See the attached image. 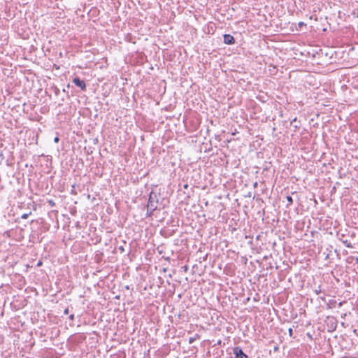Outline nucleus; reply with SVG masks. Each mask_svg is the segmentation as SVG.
<instances>
[{
  "mask_svg": "<svg viewBox=\"0 0 358 358\" xmlns=\"http://www.w3.org/2000/svg\"><path fill=\"white\" fill-rule=\"evenodd\" d=\"M59 90L57 89V90H55V94H57L59 93Z\"/></svg>",
  "mask_w": 358,
  "mask_h": 358,
  "instance_id": "nucleus-18",
  "label": "nucleus"
},
{
  "mask_svg": "<svg viewBox=\"0 0 358 358\" xmlns=\"http://www.w3.org/2000/svg\"><path fill=\"white\" fill-rule=\"evenodd\" d=\"M69 308H66V309L64 310V313L65 315L69 314Z\"/></svg>",
  "mask_w": 358,
  "mask_h": 358,
  "instance_id": "nucleus-15",
  "label": "nucleus"
},
{
  "mask_svg": "<svg viewBox=\"0 0 358 358\" xmlns=\"http://www.w3.org/2000/svg\"><path fill=\"white\" fill-rule=\"evenodd\" d=\"M42 264V262H38V264H37V266H41Z\"/></svg>",
  "mask_w": 358,
  "mask_h": 358,
  "instance_id": "nucleus-19",
  "label": "nucleus"
},
{
  "mask_svg": "<svg viewBox=\"0 0 358 358\" xmlns=\"http://www.w3.org/2000/svg\"><path fill=\"white\" fill-rule=\"evenodd\" d=\"M257 186H258V182H254V184H253V187H254L255 188H256V187H257Z\"/></svg>",
  "mask_w": 358,
  "mask_h": 358,
  "instance_id": "nucleus-16",
  "label": "nucleus"
},
{
  "mask_svg": "<svg viewBox=\"0 0 358 358\" xmlns=\"http://www.w3.org/2000/svg\"><path fill=\"white\" fill-rule=\"evenodd\" d=\"M296 117H294L292 121H291V124L293 125L294 128V131H296L297 129H299L301 127V124H296Z\"/></svg>",
  "mask_w": 358,
  "mask_h": 358,
  "instance_id": "nucleus-6",
  "label": "nucleus"
},
{
  "mask_svg": "<svg viewBox=\"0 0 358 358\" xmlns=\"http://www.w3.org/2000/svg\"><path fill=\"white\" fill-rule=\"evenodd\" d=\"M298 25H299V27H301L306 26V24L304 22H299L298 23Z\"/></svg>",
  "mask_w": 358,
  "mask_h": 358,
  "instance_id": "nucleus-13",
  "label": "nucleus"
},
{
  "mask_svg": "<svg viewBox=\"0 0 358 358\" xmlns=\"http://www.w3.org/2000/svg\"><path fill=\"white\" fill-rule=\"evenodd\" d=\"M54 141L55 143H57L59 141V138L58 137H55V139H54Z\"/></svg>",
  "mask_w": 358,
  "mask_h": 358,
  "instance_id": "nucleus-17",
  "label": "nucleus"
},
{
  "mask_svg": "<svg viewBox=\"0 0 358 358\" xmlns=\"http://www.w3.org/2000/svg\"><path fill=\"white\" fill-rule=\"evenodd\" d=\"M345 236L344 234H341V237L339 238V240L347 247V248H352V244L348 241V240H345V239H343V238Z\"/></svg>",
  "mask_w": 358,
  "mask_h": 358,
  "instance_id": "nucleus-5",
  "label": "nucleus"
},
{
  "mask_svg": "<svg viewBox=\"0 0 358 358\" xmlns=\"http://www.w3.org/2000/svg\"><path fill=\"white\" fill-rule=\"evenodd\" d=\"M181 268L182 269V271H183L184 272H185V273H186V272H187V271H188V270H189V266H188L187 265H185V266H182V267H181Z\"/></svg>",
  "mask_w": 358,
  "mask_h": 358,
  "instance_id": "nucleus-10",
  "label": "nucleus"
},
{
  "mask_svg": "<svg viewBox=\"0 0 358 358\" xmlns=\"http://www.w3.org/2000/svg\"><path fill=\"white\" fill-rule=\"evenodd\" d=\"M286 199L288 202V203L287 205V206L288 207L293 203V199L291 196H287Z\"/></svg>",
  "mask_w": 358,
  "mask_h": 358,
  "instance_id": "nucleus-7",
  "label": "nucleus"
},
{
  "mask_svg": "<svg viewBox=\"0 0 358 358\" xmlns=\"http://www.w3.org/2000/svg\"><path fill=\"white\" fill-rule=\"evenodd\" d=\"M118 250L121 252V253H123L124 252V245H120L118 247Z\"/></svg>",
  "mask_w": 358,
  "mask_h": 358,
  "instance_id": "nucleus-11",
  "label": "nucleus"
},
{
  "mask_svg": "<svg viewBox=\"0 0 358 358\" xmlns=\"http://www.w3.org/2000/svg\"><path fill=\"white\" fill-rule=\"evenodd\" d=\"M72 82L76 85L78 87L80 88L82 90H86V84L84 80H80V78L76 77L73 79Z\"/></svg>",
  "mask_w": 358,
  "mask_h": 358,
  "instance_id": "nucleus-3",
  "label": "nucleus"
},
{
  "mask_svg": "<svg viewBox=\"0 0 358 358\" xmlns=\"http://www.w3.org/2000/svg\"><path fill=\"white\" fill-rule=\"evenodd\" d=\"M233 352L235 357L231 358H248V355L245 354L243 350L238 346L234 348Z\"/></svg>",
  "mask_w": 358,
  "mask_h": 358,
  "instance_id": "nucleus-2",
  "label": "nucleus"
},
{
  "mask_svg": "<svg viewBox=\"0 0 358 358\" xmlns=\"http://www.w3.org/2000/svg\"><path fill=\"white\" fill-rule=\"evenodd\" d=\"M50 203L52 204V205L54 204V203L52 201H50Z\"/></svg>",
  "mask_w": 358,
  "mask_h": 358,
  "instance_id": "nucleus-22",
  "label": "nucleus"
},
{
  "mask_svg": "<svg viewBox=\"0 0 358 358\" xmlns=\"http://www.w3.org/2000/svg\"><path fill=\"white\" fill-rule=\"evenodd\" d=\"M158 204V198L155 193L151 192L149 196L147 205V214L151 215L157 210Z\"/></svg>",
  "mask_w": 358,
  "mask_h": 358,
  "instance_id": "nucleus-1",
  "label": "nucleus"
},
{
  "mask_svg": "<svg viewBox=\"0 0 358 358\" xmlns=\"http://www.w3.org/2000/svg\"><path fill=\"white\" fill-rule=\"evenodd\" d=\"M31 212H30V213H24V214H22V215H21V218H22V219H24H24H27V218L29 217V215H31Z\"/></svg>",
  "mask_w": 358,
  "mask_h": 358,
  "instance_id": "nucleus-8",
  "label": "nucleus"
},
{
  "mask_svg": "<svg viewBox=\"0 0 358 358\" xmlns=\"http://www.w3.org/2000/svg\"><path fill=\"white\" fill-rule=\"evenodd\" d=\"M357 262H358V257L356 259Z\"/></svg>",
  "mask_w": 358,
  "mask_h": 358,
  "instance_id": "nucleus-23",
  "label": "nucleus"
},
{
  "mask_svg": "<svg viewBox=\"0 0 358 358\" xmlns=\"http://www.w3.org/2000/svg\"><path fill=\"white\" fill-rule=\"evenodd\" d=\"M357 17H358V14H357Z\"/></svg>",
  "mask_w": 358,
  "mask_h": 358,
  "instance_id": "nucleus-24",
  "label": "nucleus"
},
{
  "mask_svg": "<svg viewBox=\"0 0 358 358\" xmlns=\"http://www.w3.org/2000/svg\"><path fill=\"white\" fill-rule=\"evenodd\" d=\"M196 337H189V344H192L195 341H196Z\"/></svg>",
  "mask_w": 358,
  "mask_h": 358,
  "instance_id": "nucleus-9",
  "label": "nucleus"
},
{
  "mask_svg": "<svg viewBox=\"0 0 358 358\" xmlns=\"http://www.w3.org/2000/svg\"><path fill=\"white\" fill-rule=\"evenodd\" d=\"M315 292H316V294H319V293L320 292V290L317 289V290H315Z\"/></svg>",
  "mask_w": 358,
  "mask_h": 358,
  "instance_id": "nucleus-20",
  "label": "nucleus"
},
{
  "mask_svg": "<svg viewBox=\"0 0 358 358\" xmlns=\"http://www.w3.org/2000/svg\"><path fill=\"white\" fill-rule=\"evenodd\" d=\"M288 333L290 337H293V329L292 328H289L288 329Z\"/></svg>",
  "mask_w": 358,
  "mask_h": 358,
  "instance_id": "nucleus-12",
  "label": "nucleus"
},
{
  "mask_svg": "<svg viewBox=\"0 0 358 358\" xmlns=\"http://www.w3.org/2000/svg\"><path fill=\"white\" fill-rule=\"evenodd\" d=\"M187 187H188V185H187V184L184 185V188H187Z\"/></svg>",
  "mask_w": 358,
  "mask_h": 358,
  "instance_id": "nucleus-21",
  "label": "nucleus"
},
{
  "mask_svg": "<svg viewBox=\"0 0 358 358\" xmlns=\"http://www.w3.org/2000/svg\"><path fill=\"white\" fill-rule=\"evenodd\" d=\"M69 320H74V315L73 314H71L69 315Z\"/></svg>",
  "mask_w": 358,
  "mask_h": 358,
  "instance_id": "nucleus-14",
  "label": "nucleus"
},
{
  "mask_svg": "<svg viewBox=\"0 0 358 358\" xmlns=\"http://www.w3.org/2000/svg\"><path fill=\"white\" fill-rule=\"evenodd\" d=\"M223 41L224 43L227 45H233L236 42L234 37L232 35L228 34H224Z\"/></svg>",
  "mask_w": 358,
  "mask_h": 358,
  "instance_id": "nucleus-4",
  "label": "nucleus"
}]
</instances>
